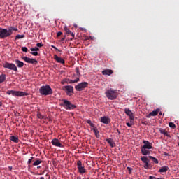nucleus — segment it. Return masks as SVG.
<instances>
[{"instance_id": "32", "label": "nucleus", "mask_w": 179, "mask_h": 179, "mask_svg": "<svg viewBox=\"0 0 179 179\" xmlns=\"http://www.w3.org/2000/svg\"><path fill=\"white\" fill-rule=\"evenodd\" d=\"M37 117L39 118V120H44V116H43V115H41V113H38Z\"/></svg>"}, {"instance_id": "55", "label": "nucleus", "mask_w": 179, "mask_h": 179, "mask_svg": "<svg viewBox=\"0 0 179 179\" xmlns=\"http://www.w3.org/2000/svg\"><path fill=\"white\" fill-rule=\"evenodd\" d=\"M91 40H93V37H92V36H91Z\"/></svg>"}, {"instance_id": "18", "label": "nucleus", "mask_w": 179, "mask_h": 179, "mask_svg": "<svg viewBox=\"0 0 179 179\" xmlns=\"http://www.w3.org/2000/svg\"><path fill=\"white\" fill-rule=\"evenodd\" d=\"M141 152H142L143 155H145V156L150 155V151H148L147 150V148H145V144L141 148Z\"/></svg>"}, {"instance_id": "47", "label": "nucleus", "mask_w": 179, "mask_h": 179, "mask_svg": "<svg viewBox=\"0 0 179 179\" xmlns=\"http://www.w3.org/2000/svg\"><path fill=\"white\" fill-rule=\"evenodd\" d=\"M164 155H165L166 157H169V154H168L167 152H164Z\"/></svg>"}, {"instance_id": "28", "label": "nucleus", "mask_w": 179, "mask_h": 179, "mask_svg": "<svg viewBox=\"0 0 179 179\" xmlns=\"http://www.w3.org/2000/svg\"><path fill=\"white\" fill-rule=\"evenodd\" d=\"M144 168L145 169H148L149 168V159H148V158H146L145 164L144 165Z\"/></svg>"}, {"instance_id": "7", "label": "nucleus", "mask_w": 179, "mask_h": 179, "mask_svg": "<svg viewBox=\"0 0 179 179\" xmlns=\"http://www.w3.org/2000/svg\"><path fill=\"white\" fill-rule=\"evenodd\" d=\"M124 113L127 114V115H129L131 124H134L135 117L134 116L133 111H131L130 108H124Z\"/></svg>"}, {"instance_id": "15", "label": "nucleus", "mask_w": 179, "mask_h": 179, "mask_svg": "<svg viewBox=\"0 0 179 179\" xmlns=\"http://www.w3.org/2000/svg\"><path fill=\"white\" fill-rule=\"evenodd\" d=\"M54 59H55V61H57V62H58L59 64H65V60L62 59V57H58V55H54Z\"/></svg>"}, {"instance_id": "46", "label": "nucleus", "mask_w": 179, "mask_h": 179, "mask_svg": "<svg viewBox=\"0 0 179 179\" xmlns=\"http://www.w3.org/2000/svg\"><path fill=\"white\" fill-rule=\"evenodd\" d=\"M128 127H131L132 123H126Z\"/></svg>"}, {"instance_id": "44", "label": "nucleus", "mask_w": 179, "mask_h": 179, "mask_svg": "<svg viewBox=\"0 0 179 179\" xmlns=\"http://www.w3.org/2000/svg\"><path fill=\"white\" fill-rule=\"evenodd\" d=\"M52 48H54L55 50H56L57 51H61L59 50H58V48H57V47L52 45Z\"/></svg>"}, {"instance_id": "23", "label": "nucleus", "mask_w": 179, "mask_h": 179, "mask_svg": "<svg viewBox=\"0 0 179 179\" xmlns=\"http://www.w3.org/2000/svg\"><path fill=\"white\" fill-rule=\"evenodd\" d=\"M6 80V74L2 73L0 75V85L1 83H3Z\"/></svg>"}, {"instance_id": "38", "label": "nucleus", "mask_w": 179, "mask_h": 179, "mask_svg": "<svg viewBox=\"0 0 179 179\" xmlns=\"http://www.w3.org/2000/svg\"><path fill=\"white\" fill-rule=\"evenodd\" d=\"M44 45L42 43H38L36 44V47L38 48H41V47H43Z\"/></svg>"}, {"instance_id": "50", "label": "nucleus", "mask_w": 179, "mask_h": 179, "mask_svg": "<svg viewBox=\"0 0 179 179\" xmlns=\"http://www.w3.org/2000/svg\"><path fill=\"white\" fill-rule=\"evenodd\" d=\"M87 124H90V120L87 121Z\"/></svg>"}, {"instance_id": "39", "label": "nucleus", "mask_w": 179, "mask_h": 179, "mask_svg": "<svg viewBox=\"0 0 179 179\" xmlns=\"http://www.w3.org/2000/svg\"><path fill=\"white\" fill-rule=\"evenodd\" d=\"M127 170L129 171V173H131L133 171L132 168H130L129 166L127 168Z\"/></svg>"}, {"instance_id": "3", "label": "nucleus", "mask_w": 179, "mask_h": 179, "mask_svg": "<svg viewBox=\"0 0 179 179\" xmlns=\"http://www.w3.org/2000/svg\"><path fill=\"white\" fill-rule=\"evenodd\" d=\"M106 97L110 100H115L118 96L117 91L115 89H108L105 92Z\"/></svg>"}, {"instance_id": "57", "label": "nucleus", "mask_w": 179, "mask_h": 179, "mask_svg": "<svg viewBox=\"0 0 179 179\" xmlns=\"http://www.w3.org/2000/svg\"><path fill=\"white\" fill-rule=\"evenodd\" d=\"M178 138H179V137H178ZM178 146H179V142H178Z\"/></svg>"}, {"instance_id": "19", "label": "nucleus", "mask_w": 179, "mask_h": 179, "mask_svg": "<svg viewBox=\"0 0 179 179\" xmlns=\"http://www.w3.org/2000/svg\"><path fill=\"white\" fill-rule=\"evenodd\" d=\"M114 71L113 69H104L103 71H102V74L103 75H111L112 73H113Z\"/></svg>"}, {"instance_id": "2", "label": "nucleus", "mask_w": 179, "mask_h": 179, "mask_svg": "<svg viewBox=\"0 0 179 179\" xmlns=\"http://www.w3.org/2000/svg\"><path fill=\"white\" fill-rule=\"evenodd\" d=\"M39 92L42 96H50L52 94V89L48 85H43L40 87Z\"/></svg>"}, {"instance_id": "48", "label": "nucleus", "mask_w": 179, "mask_h": 179, "mask_svg": "<svg viewBox=\"0 0 179 179\" xmlns=\"http://www.w3.org/2000/svg\"><path fill=\"white\" fill-rule=\"evenodd\" d=\"M159 115H162V112L159 111Z\"/></svg>"}, {"instance_id": "52", "label": "nucleus", "mask_w": 179, "mask_h": 179, "mask_svg": "<svg viewBox=\"0 0 179 179\" xmlns=\"http://www.w3.org/2000/svg\"><path fill=\"white\" fill-rule=\"evenodd\" d=\"M40 179H44V177H41Z\"/></svg>"}, {"instance_id": "24", "label": "nucleus", "mask_w": 179, "mask_h": 179, "mask_svg": "<svg viewBox=\"0 0 179 179\" xmlns=\"http://www.w3.org/2000/svg\"><path fill=\"white\" fill-rule=\"evenodd\" d=\"M10 141L13 142H15V143H19V137L15 136H11L10 137Z\"/></svg>"}, {"instance_id": "13", "label": "nucleus", "mask_w": 179, "mask_h": 179, "mask_svg": "<svg viewBox=\"0 0 179 179\" xmlns=\"http://www.w3.org/2000/svg\"><path fill=\"white\" fill-rule=\"evenodd\" d=\"M51 143L53 146H57V148H64V145L59 142L58 138H53Z\"/></svg>"}, {"instance_id": "42", "label": "nucleus", "mask_w": 179, "mask_h": 179, "mask_svg": "<svg viewBox=\"0 0 179 179\" xmlns=\"http://www.w3.org/2000/svg\"><path fill=\"white\" fill-rule=\"evenodd\" d=\"M159 131L161 134H163L164 135L165 130H164V129H159Z\"/></svg>"}, {"instance_id": "1", "label": "nucleus", "mask_w": 179, "mask_h": 179, "mask_svg": "<svg viewBox=\"0 0 179 179\" xmlns=\"http://www.w3.org/2000/svg\"><path fill=\"white\" fill-rule=\"evenodd\" d=\"M13 31H17V28L10 27L8 29L0 28V38L3 39L13 34Z\"/></svg>"}, {"instance_id": "6", "label": "nucleus", "mask_w": 179, "mask_h": 179, "mask_svg": "<svg viewBox=\"0 0 179 179\" xmlns=\"http://www.w3.org/2000/svg\"><path fill=\"white\" fill-rule=\"evenodd\" d=\"M3 68L10 69V71H14V72H17V67L13 63H9L8 62H5V63L3 64Z\"/></svg>"}, {"instance_id": "40", "label": "nucleus", "mask_w": 179, "mask_h": 179, "mask_svg": "<svg viewBox=\"0 0 179 179\" xmlns=\"http://www.w3.org/2000/svg\"><path fill=\"white\" fill-rule=\"evenodd\" d=\"M60 36H62V32L61 31L57 32V37H60Z\"/></svg>"}, {"instance_id": "33", "label": "nucleus", "mask_w": 179, "mask_h": 179, "mask_svg": "<svg viewBox=\"0 0 179 179\" xmlns=\"http://www.w3.org/2000/svg\"><path fill=\"white\" fill-rule=\"evenodd\" d=\"M31 51H39L40 50V48H38L37 46L35 47V48H31Z\"/></svg>"}, {"instance_id": "53", "label": "nucleus", "mask_w": 179, "mask_h": 179, "mask_svg": "<svg viewBox=\"0 0 179 179\" xmlns=\"http://www.w3.org/2000/svg\"><path fill=\"white\" fill-rule=\"evenodd\" d=\"M2 106V103H0V107H1Z\"/></svg>"}, {"instance_id": "36", "label": "nucleus", "mask_w": 179, "mask_h": 179, "mask_svg": "<svg viewBox=\"0 0 179 179\" xmlns=\"http://www.w3.org/2000/svg\"><path fill=\"white\" fill-rule=\"evenodd\" d=\"M22 51H23V52H27V51H29V49H27L26 47H22Z\"/></svg>"}, {"instance_id": "34", "label": "nucleus", "mask_w": 179, "mask_h": 179, "mask_svg": "<svg viewBox=\"0 0 179 179\" xmlns=\"http://www.w3.org/2000/svg\"><path fill=\"white\" fill-rule=\"evenodd\" d=\"M169 127H171V128H176V124H174V123H172V122L169 123Z\"/></svg>"}, {"instance_id": "5", "label": "nucleus", "mask_w": 179, "mask_h": 179, "mask_svg": "<svg viewBox=\"0 0 179 179\" xmlns=\"http://www.w3.org/2000/svg\"><path fill=\"white\" fill-rule=\"evenodd\" d=\"M63 103L60 105L62 106V107H64L66 110H75L76 108V106L72 104L71 101L66 100V99H62Z\"/></svg>"}, {"instance_id": "12", "label": "nucleus", "mask_w": 179, "mask_h": 179, "mask_svg": "<svg viewBox=\"0 0 179 179\" xmlns=\"http://www.w3.org/2000/svg\"><path fill=\"white\" fill-rule=\"evenodd\" d=\"M91 131H93L94 134H95L96 138H100L99 131L97 127H95L94 124H93V123H92V122H91Z\"/></svg>"}, {"instance_id": "26", "label": "nucleus", "mask_w": 179, "mask_h": 179, "mask_svg": "<svg viewBox=\"0 0 179 179\" xmlns=\"http://www.w3.org/2000/svg\"><path fill=\"white\" fill-rule=\"evenodd\" d=\"M79 82V77L77 78L76 80H68L67 83L71 85L72 83H78Z\"/></svg>"}, {"instance_id": "25", "label": "nucleus", "mask_w": 179, "mask_h": 179, "mask_svg": "<svg viewBox=\"0 0 179 179\" xmlns=\"http://www.w3.org/2000/svg\"><path fill=\"white\" fill-rule=\"evenodd\" d=\"M169 169V166H162V168L158 171V172H160V173L167 172Z\"/></svg>"}, {"instance_id": "21", "label": "nucleus", "mask_w": 179, "mask_h": 179, "mask_svg": "<svg viewBox=\"0 0 179 179\" xmlns=\"http://www.w3.org/2000/svg\"><path fill=\"white\" fill-rule=\"evenodd\" d=\"M64 31H66V34H68V36H71L73 38H75V34H73L68 27H64Z\"/></svg>"}, {"instance_id": "20", "label": "nucleus", "mask_w": 179, "mask_h": 179, "mask_svg": "<svg viewBox=\"0 0 179 179\" xmlns=\"http://www.w3.org/2000/svg\"><path fill=\"white\" fill-rule=\"evenodd\" d=\"M106 141L107 143H108V144L110 145L112 148H113L114 147H116V144L115 143H114L113 138H107Z\"/></svg>"}, {"instance_id": "14", "label": "nucleus", "mask_w": 179, "mask_h": 179, "mask_svg": "<svg viewBox=\"0 0 179 179\" xmlns=\"http://www.w3.org/2000/svg\"><path fill=\"white\" fill-rule=\"evenodd\" d=\"M143 143L145 144L144 148H146L148 151L153 148L152 143H150L149 141H146L145 140H143Z\"/></svg>"}, {"instance_id": "41", "label": "nucleus", "mask_w": 179, "mask_h": 179, "mask_svg": "<svg viewBox=\"0 0 179 179\" xmlns=\"http://www.w3.org/2000/svg\"><path fill=\"white\" fill-rule=\"evenodd\" d=\"M32 160H33V157H31V159H29L28 162H27L28 164H30L31 163Z\"/></svg>"}, {"instance_id": "51", "label": "nucleus", "mask_w": 179, "mask_h": 179, "mask_svg": "<svg viewBox=\"0 0 179 179\" xmlns=\"http://www.w3.org/2000/svg\"><path fill=\"white\" fill-rule=\"evenodd\" d=\"M64 40H65V38H62V41H64Z\"/></svg>"}, {"instance_id": "16", "label": "nucleus", "mask_w": 179, "mask_h": 179, "mask_svg": "<svg viewBox=\"0 0 179 179\" xmlns=\"http://www.w3.org/2000/svg\"><path fill=\"white\" fill-rule=\"evenodd\" d=\"M159 111H160V108H157L156 110L151 111L148 115H147V117L150 118L152 115H154V117L155 115H157V114H159Z\"/></svg>"}, {"instance_id": "31", "label": "nucleus", "mask_w": 179, "mask_h": 179, "mask_svg": "<svg viewBox=\"0 0 179 179\" xmlns=\"http://www.w3.org/2000/svg\"><path fill=\"white\" fill-rule=\"evenodd\" d=\"M76 73L78 78H79V76H80V72H79V67L76 68Z\"/></svg>"}, {"instance_id": "27", "label": "nucleus", "mask_w": 179, "mask_h": 179, "mask_svg": "<svg viewBox=\"0 0 179 179\" xmlns=\"http://www.w3.org/2000/svg\"><path fill=\"white\" fill-rule=\"evenodd\" d=\"M150 159L155 164H159V161L157 158H155V157L150 156L149 157Z\"/></svg>"}, {"instance_id": "9", "label": "nucleus", "mask_w": 179, "mask_h": 179, "mask_svg": "<svg viewBox=\"0 0 179 179\" xmlns=\"http://www.w3.org/2000/svg\"><path fill=\"white\" fill-rule=\"evenodd\" d=\"M62 89L66 92L67 96H72V94H73V87L72 85H65Z\"/></svg>"}, {"instance_id": "8", "label": "nucleus", "mask_w": 179, "mask_h": 179, "mask_svg": "<svg viewBox=\"0 0 179 179\" xmlns=\"http://www.w3.org/2000/svg\"><path fill=\"white\" fill-rule=\"evenodd\" d=\"M21 58L27 64H32L33 65H37V64H38V62L36 59L27 57L26 56H23Z\"/></svg>"}, {"instance_id": "11", "label": "nucleus", "mask_w": 179, "mask_h": 179, "mask_svg": "<svg viewBox=\"0 0 179 179\" xmlns=\"http://www.w3.org/2000/svg\"><path fill=\"white\" fill-rule=\"evenodd\" d=\"M77 168L79 173H86V169H85V168L82 165V162L80 160H78L77 162Z\"/></svg>"}, {"instance_id": "49", "label": "nucleus", "mask_w": 179, "mask_h": 179, "mask_svg": "<svg viewBox=\"0 0 179 179\" xmlns=\"http://www.w3.org/2000/svg\"><path fill=\"white\" fill-rule=\"evenodd\" d=\"M156 179H164V178H156Z\"/></svg>"}, {"instance_id": "56", "label": "nucleus", "mask_w": 179, "mask_h": 179, "mask_svg": "<svg viewBox=\"0 0 179 179\" xmlns=\"http://www.w3.org/2000/svg\"><path fill=\"white\" fill-rule=\"evenodd\" d=\"M117 132H118V134H120V131H119V130H117Z\"/></svg>"}, {"instance_id": "17", "label": "nucleus", "mask_w": 179, "mask_h": 179, "mask_svg": "<svg viewBox=\"0 0 179 179\" xmlns=\"http://www.w3.org/2000/svg\"><path fill=\"white\" fill-rule=\"evenodd\" d=\"M110 121V117H107V116H103V117H101V122H103V124H109Z\"/></svg>"}, {"instance_id": "22", "label": "nucleus", "mask_w": 179, "mask_h": 179, "mask_svg": "<svg viewBox=\"0 0 179 179\" xmlns=\"http://www.w3.org/2000/svg\"><path fill=\"white\" fill-rule=\"evenodd\" d=\"M15 64H16L17 68H23V66H24V63H23V62H21L17 59L15 60Z\"/></svg>"}, {"instance_id": "45", "label": "nucleus", "mask_w": 179, "mask_h": 179, "mask_svg": "<svg viewBox=\"0 0 179 179\" xmlns=\"http://www.w3.org/2000/svg\"><path fill=\"white\" fill-rule=\"evenodd\" d=\"M149 179H156V176H149Z\"/></svg>"}, {"instance_id": "37", "label": "nucleus", "mask_w": 179, "mask_h": 179, "mask_svg": "<svg viewBox=\"0 0 179 179\" xmlns=\"http://www.w3.org/2000/svg\"><path fill=\"white\" fill-rule=\"evenodd\" d=\"M30 54H31L32 55H34V57H37V55H38V52H31Z\"/></svg>"}, {"instance_id": "54", "label": "nucleus", "mask_w": 179, "mask_h": 179, "mask_svg": "<svg viewBox=\"0 0 179 179\" xmlns=\"http://www.w3.org/2000/svg\"><path fill=\"white\" fill-rule=\"evenodd\" d=\"M38 169H41V166H38Z\"/></svg>"}, {"instance_id": "10", "label": "nucleus", "mask_w": 179, "mask_h": 179, "mask_svg": "<svg viewBox=\"0 0 179 179\" xmlns=\"http://www.w3.org/2000/svg\"><path fill=\"white\" fill-rule=\"evenodd\" d=\"M87 82H83L81 83L78 84L76 87L75 89L77 90V92H82L85 87H87Z\"/></svg>"}, {"instance_id": "35", "label": "nucleus", "mask_w": 179, "mask_h": 179, "mask_svg": "<svg viewBox=\"0 0 179 179\" xmlns=\"http://www.w3.org/2000/svg\"><path fill=\"white\" fill-rule=\"evenodd\" d=\"M146 157H145V155H144L143 157H142V158H141V161L145 164V163H146Z\"/></svg>"}, {"instance_id": "4", "label": "nucleus", "mask_w": 179, "mask_h": 179, "mask_svg": "<svg viewBox=\"0 0 179 179\" xmlns=\"http://www.w3.org/2000/svg\"><path fill=\"white\" fill-rule=\"evenodd\" d=\"M7 94L14 96L15 97H23V96H29V93L22 91H14L8 90L7 91Z\"/></svg>"}, {"instance_id": "43", "label": "nucleus", "mask_w": 179, "mask_h": 179, "mask_svg": "<svg viewBox=\"0 0 179 179\" xmlns=\"http://www.w3.org/2000/svg\"><path fill=\"white\" fill-rule=\"evenodd\" d=\"M164 135H166V136H171L169 133H168V131H166V130H164Z\"/></svg>"}, {"instance_id": "29", "label": "nucleus", "mask_w": 179, "mask_h": 179, "mask_svg": "<svg viewBox=\"0 0 179 179\" xmlns=\"http://www.w3.org/2000/svg\"><path fill=\"white\" fill-rule=\"evenodd\" d=\"M41 163H42V161L38 159L34 162L33 166H38V164H41Z\"/></svg>"}, {"instance_id": "30", "label": "nucleus", "mask_w": 179, "mask_h": 179, "mask_svg": "<svg viewBox=\"0 0 179 179\" xmlns=\"http://www.w3.org/2000/svg\"><path fill=\"white\" fill-rule=\"evenodd\" d=\"M24 35H17L15 36V40H20V38H24Z\"/></svg>"}]
</instances>
